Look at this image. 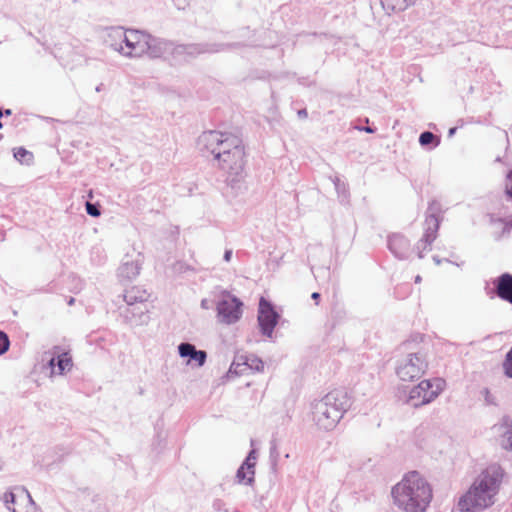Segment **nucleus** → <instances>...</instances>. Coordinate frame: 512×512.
I'll list each match as a JSON object with an SVG mask.
<instances>
[{"instance_id": "1", "label": "nucleus", "mask_w": 512, "mask_h": 512, "mask_svg": "<svg viewBox=\"0 0 512 512\" xmlns=\"http://www.w3.org/2000/svg\"><path fill=\"white\" fill-rule=\"evenodd\" d=\"M202 153L213 156L217 167L226 174L227 185L238 194L243 188L245 148L242 139L231 132L210 130L198 138Z\"/></svg>"}, {"instance_id": "31", "label": "nucleus", "mask_w": 512, "mask_h": 512, "mask_svg": "<svg viewBox=\"0 0 512 512\" xmlns=\"http://www.w3.org/2000/svg\"><path fill=\"white\" fill-rule=\"evenodd\" d=\"M85 208L87 214L92 217H98L101 214L100 206L98 204L86 202Z\"/></svg>"}, {"instance_id": "6", "label": "nucleus", "mask_w": 512, "mask_h": 512, "mask_svg": "<svg viewBox=\"0 0 512 512\" xmlns=\"http://www.w3.org/2000/svg\"><path fill=\"white\" fill-rule=\"evenodd\" d=\"M445 385V381L441 378L422 380L410 388L405 402L414 408L429 404L440 395Z\"/></svg>"}, {"instance_id": "19", "label": "nucleus", "mask_w": 512, "mask_h": 512, "mask_svg": "<svg viewBox=\"0 0 512 512\" xmlns=\"http://www.w3.org/2000/svg\"><path fill=\"white\" fill-rule=\"evenodd\" d=\"M496 294L499 298L512 304V275L504 273L497 278Z\"/></svg>"}, {"instance_id": "30", "label": "nucleus", "mask_w": 512, "mask_h": 512, "mask_svg": "<svg viewBox=\"0 0 512 512\" xmlns=\"http://www.w3.org/2000/svg\"><path fill=\"white\" fill-rule=\"evenodd\" d=\"M248 470L247 468L242 464L236 473V478L239 483H245V484H251L252 482L248 481Z\"/></svg>"}, {"instance_id": "9", "label": "nucleus", "mask_w": 512, "mask_h": 512, "mask_svg": "<svg viewBox=\"0 0 512 512\" xmlns=\"http://www.w3.org/2000/svg\"><path fill=\"white\" fill-rule=\"evenodd\" d=\"M441 213V204L437 200H432L429 203L427 216L425 219V233L423 237L417 243V249L419 250V256L423 251H426L427 247L432 244V242L437 237V232L439 229L440 219L439 214Z\"/></svg>"}, {"instance_id": "11", "label": "nucleus", "mask_w": 512, "mask_h": 512, "mask_svg": "<svg viewBox=\"0 0 512 512\" xmlns=\"http://www.w3.org/2000/svg\"><path fill=\"white\" fill-rule=\"evenodd\" d=\"M242 303L234 296L223 293L222 299L217 304V316L220 322L232 324L237 322L241 315Z\"/></svg>"}, {"instance_id": "45", "label": "nucleus", "mask_w": 512, "mask_h": 512, "mask_svg": "<svg viewBox=\"0 0 512 512\" xmlns=\"http://www.w3.org/2000/svg\"><path fill=\"white\" fill-rule=\"evenodd\" d=\"M484 393H485L486 401H489L488 400V398H489V390L488 389H484Z\"/></svg>"}, {"instance_id": "48", "label": "nucleus", "mask_w": 512, "mask_h": 512, "mask_svg": "<svg viewBox=\"0 0 512 512\" xmlns=\"http://www.w3.org/2000/svg\"><path fill=\"white\" fill-rule=\"evenodd\" d=\"M3 127V123L0 121V129H2Z\"/></svg>"}, {"instance_id": "35", "label": "nucleus", "mask_w": 512, "mask_h": 512, "mask_svg": "<svg viewBox=\"0 0 512 512\" xmlns=\"http://www.w3.org/2000/svg\"><path fill=\"white\" fill-rule=\"evenodd\" d=\"M334 185L338 194H343L344 196H346L347 186L344 182H342L339 178H335Z\"/></svg>"}, {"instance_id": "33", "label": "nucleus", "mask_w": 512, "mask_h": 512, "mask_svg": "<svg viewBox=\"0 0 512 512\" xmlns=\"http://www.w3.org/2000/svg\"><path fill=\"white\" fill-rule=\"evenodd\" d=\"M189 268V265L183 259L177 260L173 264V271L178 274L187 272Z\"/></svg>"}, {"instance_id": "17", "label": "nucleus", "mask_w": 512, "mask_h": 512, "mask_svg": "<svg viewBox=\"0 0 512 512\" xmlns=\"http://www.w3.org/2000/svg\"><path fill=\"white\" fill-rule=\"evenodd\" d=\"M492 435L505 450H512V422L504 419L491 428Z\"/></svg>"}, {"instance_id": "49", "label": "nucleus", "mask_w": 512, "mask_h": 512, "mask_svg": "<svg viewBox=\"0 0 512 512\" xmlns=\"http://www.w3.org/2000/svg\"><path fill=\"white\" fill-rule=\"evenodd\" d=\"M2 469V461L0 460V470Z\"/></svg>"}, {"instance_id": "37", "label": "nucleus", "mask_w": 512, "mask_h": 512, "mask_svg": "<svg viewBox=\"0 0 512 512\" xmlns=\"http://www.w3.org/2000/svg\"><path fill=\"white\" fill-rule=\"evenodd\" d=\"M358 130L360 131H365L366 133H369V134H373L375 133L376 131V128H372L370 126H366V127H357Z\"/></svg>"}, {"instance_id": "28", "label": "nucleus", "mask_w": 512, "mask_h": 512, "mask_svg": "<svg viewBox=\"0 0 512 512\" xmlns=\"http://www.w3.org/2000/svg\"><path fill=\"white\" fill-rule=\"evenodd\" d=\"M419 143L421 146H428L432 144L434 147H436L440 143V140L432 132L424 131L419 136Z\"/></svg>"}, {"instance_id": "12", "label": "nucleus", "mask_w": 512, "mask_h": 512, "mask_svg": "<svg viewBox=\"0 0 512 512\" xmlns=\"http://www.w3.org/2000/svg\"><path fill=\"white\" fill-rule=\"evenodd\" d=\"M279 315L272 305L261 297L258 309V323L263 335L272 337L275 326L277 325Z\"/></svg>"}, {"instance_id": "18", "label": "nucleus", "mask_w": 512, "mask_h": 512, "mask_svg": "<svg viewBox=\"0 0 512 512\" xmlns=\"http://www.w3.org/2000/svg\"><path fill=\"white\" fill-rule=\"evenodd\" d=\"M264 368L263 361L254 356H241L238 357L237 361H233L230 368L229 373H235V374H243L246 369H251L257 372L262 371Z\"/></svg>"}, {"instance_id": "4", "label": "nucleus", "mask_w": 512, "mask_h": 512, "mask_svg": "<svg viewBox=\"0 0 512 512\" xmlns=\"http://www.w3.org/2000/svg\"><path fill=\"white\" fill-rule=\"evenodd\" d=\"M351 406V399L344 389H335L312 404L313 421L323 430H332Z\"/></svg>"}, {"instance_id": "22", "label": "nucleus", "mask_w": 512, "mask_h": 512, "mask_svg": "<svg viewBox=\"0 0 512 512\" xmlns=\"http://www.w3.org/2000/svg\"><path fill=\"white\" fill-rule=\"evenodd\" d=\"M409 247V241L402 234H392L388 238V248L394 256H403Z\"/></svg>"}, {"instance_id": "16", "label": "nucleus", "mask_w": 512, "mask_h": 512, "mask_svg": "<svg viewBox=\"0 0 512 512\" xmlns=\"http://www.w3.org/2000/svg\"><path fill=\"white\" fill-rule=\"evenodd\" d=\"M178 353L181 358H188L186 364L202 367L207 359V353L204 350H197L195 345L189 342H182L178 345Z\"/></svg>"}, {"instance_id": "5", "label": "nucleus", "mask_w": 512, "mask_h": 512, "mask_svg": "<svg viewBox=\"0 0 512 512\" xmlns=\"http://www.w3.org/2000/svg\"><path fill=\"white\" fill-rule=\"evenodd\" d=\"M429 366L427 351L419 348L402 355L396 362L395 373L401 381L420 379Z\"/></svg>"}, {"instance_id": "40", "label": "nucleus", "mask_w": 512, "mask_h": 512, "mask_svg": "<svg viewBox=\"0 0 512 512\" xmlns=\"http://www.w3.org/2000/svg\"><path fill=\"white\" fill-rule=\"evenodd\" d=\"M223 505L224 504H223V502L221 500H216L213 503V507H214L215 510H221Z\"/></svg>"}, {"instance_id": "21", "label": "nucleus", "mask_w": 512, "mask_h": 512, "mask_svg": "<svg viewBox=\"0 0 512 512\" xmlns=\"http://www.w3.org/2000/svg\"><path fill=\"white\" fill-rule=\"evenodd\" d=\"M140 269L141 264L138 260H128L118 268V277L121 280H133L139 275Z\"/></svg>"}, {"instance_id": "38", "label": "nucleus", "mask_w": 512, "mask_h": 512, "mask_svg": "<svg viewBox=\"0 0 512 512\" xmlns=\"http://www.w3.org/2000/svg\"><path fill=\"white\" fill-rule=\"evenodd\" d=\"M11 115H12V110L11 109H2V108H0V118L8 117V116H11Z\"/></svg>"}, {"instance_id": "39", "label": "nucleus", "mask_w": 512, "mask_h": 512, "mask_svg": "<svg viewBox=\"0 0 512 512\" xmlns=\"http://www.w3.org/2000/svg\"><path fill=\"white\" fill-rule=\"evenodd\" d=\"M201 307H202L203 309H210V308L212 307V306H211V302H210L209 300H207V299H203V300L201 301Z\"/></svg>"}, {"instance_id": "23", "label": "nucleus", "mask_w": 512, "mask_h": 512, "mask_svg": "<svg viewBox=\"0 0 512 512\" xmlns=\"http://www.w3.org/2000/svg\"><path fill=\"white\" fill-rule=\"evenodd\" d=\"M119 30H124V29L122 27L110 28L107 31L104 42H105L106 46L110 47L114 51L119 52L121 55H124L125 40H123L122 37L120 39L116 38V34H118Z\"/></svg>"}, {"instance_id": "29", "label": "nucleus", "mask_w": 512, "mask_h": 512, "mask_svg": "<svg viewBox=\"0 0 512 512\" xmlns=\"http://www.w3.org/2000/svg\"><path fill=\"white\" fill-rule=\"evenodd\" d=\"M494 226L501 229V234H508L512 230V214L506 218H499L493 221Z\"/></svg>"}, {"instance_id": "36", "label": "nucleus", "mask_w": 512, "mask_h": 512, "mask_svg": "<svg viewBox=\"0 0 512 512\" xmlns=\"http://www.w3.org/2000/svg\"><path fill=\"white\" fill-rule=\"evenodd\" d=\"M433 260H434V263H435L436 266H440V265L445 263L448 266L447 269H446L448 272L450 271L449 268L454 266V263L451 262L448 258H433ZM455 266L458 267L459 264H455Z\"/></svg>"}, {"instance_id": "47", "label": "nucleus", "mask_w": 512, "mask_h": 512, "mask_svg": "<svg viewBox=\"0 0 512 512\" xmlns=\"http://www.w3.org/2000/svg\"><path fill=\"white\" fill-rule=\"evenodd\" d=\"M73 303H74V298H70L69 301H68V304L72 305Z\"/></svg>"}, {"instance_id": "50", "label": "nucleus", "mask_w": 512, "mask_h": 512, "mask_svg": "<svg viewBox=\"0 0 512 512\" xmlns=\"http://www.w3.org/2000/svg\"><path fill=\"white\" fill-rule=\"evenodd\" d=\"M2 138H3V135H2V134H0V140H1Z\"/></svg>"}, {"instance_id": "43", "label": "nucleus", "mask_w": 512, "mask_h": 512, "mask_svg": "<svg viewBox=\"0 0 512 512\" xmlns=\"http://www.w3.org/2000/svg\"><path fill=\"white\" fill-rule=\"evenodd\" d=\"M311 297L312 299L317 301L320 298V294L318 292H314L312 293Z\"/></svg>"}, {"instance_id": "7", "label": "nucleus", "mask_w": 512, "mask_h": 512, "mask_svg": "<svg viewBox=\"0 0 512 512\" xmlns=\"http://www.w3.org/2000/svg\"><path fill=\"white\" fill-rule=\"evenodd\" d=\"M228 46V44L223 43L176 44L173 42L171 58L175 61H189L201 54L223 51Z\"/></svg>"}, {"instance_id": "34", "label": "nucleus", "mask_w": 512, "mask_h": 512, "mask_svg": "<svg viewBox=\"0 0 512 512\" xmlns=\"http://www.w3.org/2000/svg\"><path fill=\"white\" fill-rule=\"evenodd\" d=\"M10 346V341L6 333L0 331V355L4 354Z\"/></svg>"}, {"instance_id": "27", "label": "nucleus", "mask_w": 512, "mask_h": 512, "mask_svg": "<svg viewBox=\"0 0 512 512\" xmlns=\"http://www.w3.org/2000/svg\"><path fill=\"white\" fill-rule=\"evenodd\" d=\"M14 158L20 163L30 164L33 161L32 152L26 150L23 147H18L14 149Z\"/></svg>"}, {"instance_id": "13", "label": "nucleus", "mask_w": 512, "mask_h": 512, "mask_svg": "<svg viewBox=\"0 0 512 512\" xmlns=\"http://www.w3.org/2000/svg\"><path fill=\"white\" fill-rule=\"evenodd\" d=\"M121 316L124 320L132 326H143L149 321L147 305H126L125 308H121Z\"/></svg>"}, {"instance_id": "25", "label": "nucleus", "mask_w": 512, "mask_h": 512, "mask_svg": "<svg viewBox=\"0 0 512 512\" xmlns=\"http://www.w3.org/2000/svg\"><path fill=\"white\" fill-rule=\"evenodd\" d=\"M380 3L384 11L390 15L394 12L404 11L414 4L415 0H380Z\"/></svg>"}, {"instance_id": "44", "label": "nucleus", "mask_w": 512, "mask_h": 512, "mask_svg": "<svg viewBox=\"0 0 512 512\" xmlns=\"http://www.w3.org/2000/svg\"><path fill=\"white\" fill-rule=\"evenodd\" d=\"M223 256H232V250L226 249Z\"/></svg>"}, {"instance_id": "24", "label": "nucleus", "mask_w": 512, "mask_h": 512, "mask_svg": "<svg viewBox=\"0 0 512 512\" xmlns=\"http://www.w3.org/2000/svg\"><path fill=\"white\" fill-rule=\"evenodd\" d=\"M322 260L323 261L319 264H312L311 271L318 282L325 283L328 282L331 277L330 260L328 258H323Z\"/></svg>"}, {"instance_id": "41", "label": "nucleus", "mask_w": 512, "mask_h": 512, "mask_svg": "<svg viewBox=\"0 0 512 512\" xmlns=\"http://www.w3.org/2000/svg\"><path fill=\"white\" fill-rule=\"evenodd\" d=\"M297 114H298L299 118H306L308 116V113H307L306 109L299 110Z\"/></svg>"}, {"instance_id": "46", "label": "nucleus", "mask_w": 512, "mask_h": 512, "mask_svg": "<svg viewBox=\"0 0 512 512\" xmlns=\"http://www.w3.org/2000/svg\"><path fill=\"white\" fill-rule=\"evenodd\" d=\"M420 281H421V277H420L419 275H418V276H416V278H415V282H416V283H419Z\"/></svg>"}, {"instance_id": "8", "label": "nucleus", "mask_w": 512, "mask_h": 512, "mask_svg": "<svg viewBox=\"0 0 512 512\" xmlns=\"http://www.w3.org/2000/svg\"><path fill=\"white\" fill-rule=\"evenodd\" d=\"M125 40V57H142L146 55L150 34L136 29L119 30L116 38Z\"/></svg>"}, {"instance_id": "20", "label": "nucleus", "mask_w": 512, "mask_h": 512, "mask_svg": "<svg viewBox=\"0 0 512 512\" xmlns=\"http://www.w3.org/2000/svg\"><path fill=\"white\" fill-rule=\"evenodd\" d=\"M123 298L126 305H140L144 304L148 300L149 294L145 289L133 286L125 290Z\"/></svg>"}, {"instance_id": "2", "label": "nucleus", "mask_w": 512, "mask_h": 512, "mask_svg": "<svg viewBox=\"0 0 512 512\" xmlns=\"http://www.w3.org/2000/svg\"><path fill=\"white\" fill-rule=\"evenodd\" d=\"M502 478V468L497 464L489 465L478 475L469 490L459 499V509L462 512H473L493 505Z\"/></svg>"}, {"instance_id": "3", "label": "nucleus", "mask_w": 512, "mask_h": 512, "mask_svg": "<svg viewBox=\"0 0 512 512\" xmlns=\"http://www.w3.org/2000/svg\"><path fill=\"white\" fill-rule=\"evenodd\" d=\"M394 504L405 512H425L432 500V489L417 471L405 474L391 491Z\"/></svg>"}, {"instance_id": "15", "label": "nucleus", "mask_w": 512, "mask_h": 512, "mask_svg": "<svg viewBox=\"0 0 512 512\" xmlns=\"http://www.w3.org/2000/svg\"><path fill=\"white\" fill-rule=\"evenodd\" d=\"M146 55L151 59L172 56L173 42L150 34Z\"/></svg>"}, {"instance_id": "14", "label": "nucleus", "mask_w": 512, "mask_h": 512, "mask_svg": "<svg viewBox=\"0 0 512 512\" xmlns=\"http://www.w3.org/2000/svg\"><path fill=\"white\" fill-rule=\"evenodd\" d=\"M50 355L48 365L52 374L61 375L65 371H69L72 366V359L67 352H60V348L55 346L52 351L47 352Z\"/></svg>"}, {"instance_id": "10", "label": "nucleus", "mask_w": 512, "mask_h": 512, "mask_svg": "<svg viewBox=\"0 0 512 512\" xmlns=\"http://www.w3.org/2000/svg\"><path fill=\"white\" fill-rule=\"evenodd\" d=\"M5 506L12 512H37V507L28 490L22 486L13 487L4 493Z\"/></svg>"}, {"instance_id": "26", "label": "nucleus", "mask_w": 512, "mask_h": 512, "mask_svg": "<svg viewBox=\"0 0 512 512\" xmlns=\"http://www.w3.org/2000/svg\"><path fill=\"white\" fill-rule=\"evenodd\" d=\"M256 460H257V452L255 449H252L248 456L246 457L245 461L242 463L248 470V481L249 482H253L254 480V474H255V471H254V467H255V464H256Z\"/></svg>"}, {"instance_id": "42", "label": "nucleus", "mask_w": 512, "mask_h": 512, "mask_svg": "<svg viewBox=\"0 0 512 512\" xmlns=\"http://www.w3.org/2000/svg\"><path fill=\"white\" fill-rule=\"evenodd\" d=\"M457 131V127H451L449 130H448V137H452Z\"/></svg>"}, {"instance_id": "32", "label": "nucleus", "mask_w": 512, "mask_h": 512, "mask_svg": "<svg viewBox=\"0 0 512 512\" xmlns=\"http://www.w3.org/2000/svg\"><path fill=\"white\" fill-rule=\"evenodd\" d=\"M504 186L506 196L512 199V169L506 174Z\"/></svg>"}]
</instances>
